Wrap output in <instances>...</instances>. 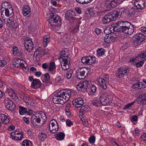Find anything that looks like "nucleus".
<instances>
[{"mask_svg": "<svg viewBox=\"0 0 146 146\" xmlns=\"http://www.w3.org/2000/svg\"><path fill=\"white\" fill-rule=\"evenodd\" d=\"M77 94L76 92L74 90L68 89L60 90L55 94L53 102L55 104L63 105L68 101L70 97L76 96Z\"/></svg>", "mask_w": 146, "mask_h": 146, "instance_id": "nucleus-1", "label": "nucleus"}, {"mask_svg": "<svg viewBox=\"0 0 146 146\" xmlns=\"http://www.w3.org/2000/svg\"><path fill=\"white\" fill-rule=\"evenodd\" d=\"M64 49L61 50L60 54V64L62 69L66 70L70 68V58L68 56V53Z\"/></svg>", "mask_w": 146, "mask_h": 146, "instance_id": "nucleus-2", "label": "nucleus"}, {"mask_svg": "<svg viewBox=\"0 0 146 146\" xmlns=\"http://www.w3.org/2000/svg\"><path fill=\"white\" fill-rule=\"evenodd\" d=\"M48 22L52 26H60L61 24V20L59 16L55 15H50Z\"/></svg>", "mask_w": 146, "mask_h": 146, "instance_id": "nucleus-3", "label": "nucleus"}, {"mask_svg": "<svg viewBox=\"0 0 146 146\" xmlns=\"http://www.w3.org/2000/svg\"><path fill=\"white\" fill-rule=\"evenodd\" d=\"M116 17L113 11L105 15L102 19L103 24H106L116 19Z\"/></svg>", "mask_w": 146, "mask_h": 146, "instance_id": "nucleus-4", "label": "nucleus"}, {"mask_svg": "<svg viewBox=\"0 0 146 146\" xmlns=\"http://www.w3.org/2000/svg\"><path fill=\"white\" fill-rule=\"evenodd\" d=\"M88 72V69L86 68H79L76 70V75L78 78L82 79L85 77V74H87Z\"/></svg>", "mask_w": 146, "mask_h": 146, "instance_id": "nucleus-5", "label": "nucleus"}, {"mask_svg": "<svg viewBox=\"0 0 146 146\" xmlns=\"http://www.w3.org/2000/svg\"><path fill=\"white\" fill-rule=\"evenodd\" d=\"M129 69L127 68H118L116 72V76L119 78H121L127 76Z\"/></svg>", "mask_w": 146, "mask_h": 146, "instance_id": "nucleus-6", "label": "nucleus"}, {"mask_svg": "<svg viewBox=\"0 0 146 146\" xmlns=\"http://www.w3.org/2000/svg\"><path fill=\"white\" fill-rule=\"evenodd\" d=\"M81 60L83 64L91 65L96 62V59L93 56L83 57L82 58Z\"/></svg>", "mask_w": 146, "mask_h": 146, "instance_id": "nucleus-7", "label": "nucleus"}, {"mask_svg": "<svg viewBox=\"0 0 146 146\" xmlns=\"http://www.w3.org/2000/svg\"><path fill=\"white\" fill-rule=\"evenodd\" d=\"M1 15L2 19L5 18V16L7 17L11 18L14 16V13L12 7L6 9L1 11Z\"/></svg>", "mask_w": 146, "mask_h": 146, "instance_id": "nucleus-8", "label": "nucleus"}, {"mask_svg": "<svg viewBox=\"0 0 146 146\" xmlns=\"http://www.w3.org/2000/svg\"><path fill=\"white\" fill-rule=\"evenodd\" d=\"M58 124L56 121L53 119L50 121L49 124V130L52 133L56 132L58 129Z\"/></svg>", "mask_w": 146, "mask_h": 146, "instance_id": "nucleus-9", "label": "nucleus"}, {"mask_svg": "<svg viewBox=\"0 0 146 146\" xmlns=\"http://www.w3.org/2000/svg\"><path fill=\"white\" fill-rule=\"evenodd\" d=\"M109 96L106 93L102 94L100 98V100L101 102V104L104 106L109 104L111 102L109 98Z\"/></svg>", "mask_w": 146, "mask_h": 146, "instance_id": "nucleus-10", "label": "nucleus"}, {"mask_svg": "<svg viewBox=\"0 0 146 146\" xmlns=\"http://www.w3.org/2000/svg\"><path fill=\"white\" fill-rule=\"evenodd\" d=\"M10 137L12 139L16 141H21L23 138L21 131L12 132L10 133Z\"/></svg>", "mask_w": 146, "mask_h": 146, "instance_id": "nucleus-11", "label": "nucleus"}, {"mask_svg": "<svg viewBox=\"0 0 146 146\" xmlns=\"http://www.w3.org/2000/svg\"><path fill=\"white\" fill-rule=\"evenodd\" d=\"M134 44L137 45L145 39V35L142 33H137L134 36Z\"/></svg>", "mask_w": 146, "mask_h": 146, "instance_id": "nucleus-12", "label": "nucleus"}, {"mask_svg": "<svg viewBox=\"0 0 146 146\" xmlns=\"http://www.w3.org/2000/svg\"><path fill=\"white\" fill-rule=\"evenodd\" d=\"M44 52L42 48L38 47L36 50L33 56V59L36 61H38L40 60V58L44 54Z\"/></svg>", "mask_w": 146, "mask_h": 146, "instance_id": "nucleus-13", "label": "nucleus"}, {"mask_svg": "<svg viewBox=\"0 0 146 146\" xmlns=\"http://www.w3.org/2000/svg\"><path fill=\"white\" fill-rule=\"evenodd\" d=\"M25 48L28 52H31L33 47V44L32 39L30 38H27L25 41Z\"/></svg>", "mask_w": 146, "mask_h": 146, "instance_id": "nucleus-14", "label": "nucleus"}, {"mask_svg": "<svg viewBox=\"0 0 146 146\" xmlns=\"http://www.w3.org/2000/svg\"><path fill=\"white\" fill-rule=\"evenodd\" d=\"M84 100L82 97H78L72 101V103L74 106L76 108L81 107L83 104Z\"/></svg>", "mask_w": 146, "mask_h": 146, "instance_id": "nucleus-15", "label": "nucleus"}, {"mask_svg": "<svg viewBox=\"0 0 146 146\" xmlns=\"http://www.w3.org/2000/svg\"><path fill=\"white\" fill-rule=\"evenodd\" d=\"M88 84L87 81L83 82L78 84L76 86L77 89L79 91L84 92L86 90Z\"/></svg>", "mask_w": 146, "mask_h": 146, "instance_id": "nucleus-16", "label": "nucleus"}, {"mask_svg": "<svg viewBox=\"0 0 146 146\" xmlns=\"http://www.w3.org/2000/svg\"><path fill=\"white\" fill-rule=\"evenodd\" d=\"M139 1V0H137L136 1H135L134 2L135 7L133 8H132L131 9V13L133 14H135V12H136V11L135 10L133 12V13L132 12V11L134 9H136V10L139 11H140L142 9H143L144 7L143 5V4H142L141 5L140 4V2L138 1Z\"/></svg>", "mask_w": 146, "mask_h": 146, "instance_id": "nucleus-17", "label": "nucleus"}, {"mask_svg": "<svg viewBox=\"0 0 146 146\" xmlns=\"http://www.w3.org/2000/svg\"><path fill=\"white\" fill-rule=\"evenodd\" d=\"M116 17L118 16L126 14L129 12L128 10L123 8H118L113 11Z\"/></svg>", "mask_w": 146, "mask_h": 146, "instance_id": "nucleus-18", "label": "nucleus"}, {"mask_svg": "<svg viewBox=\"0 0 146 146\" xmlns=\"http://www.w3.org/2000/svg\"><path fill=\"white\" fill-rule=\"evenodd\" d=\"M4 104L6 108L9 110L12 111L15 109V106L13 102L11 100H5Z\"/></svg>", "mask_w": 146, "mask_h": 146, "instance_id": "nucleus-19", "label": "nucleus"}, {"mask_svg": "<svg viewBox=\"0 0 146 146\" xmlns=\"http://www.w3.org/2000/svg\"><path fill=\"white\" fill-rule=\"evenodd\" d=\"M22 12L24 16L29 17L31 15L30 7L28 5H25L23 7Z\"/></svg>", "mask_w": 146, "mask_h": 146, "instance_id": "nucleus-20", "label": "nucleus"}, {"mask_svg": "<svg viewBox=\"0 0 146 146\" xmlns=\"http://www.w3.org/2000/svg\"><path fill=\"white\" fill-rule=\"evenodd\" d=\"M42 86V83L39 80L34 79L31 83V87L34 89L40 88Z\"/></svg>", "mask_w": 146, "mask_h": 146, "instance_id": "nucleus-21", "label": "nucleus"}, {"mask_svg": "<svg viewBox=\"0 0 146 146\" xmlns=\"http://www.w3.org/2000/svg\"><path fill=\"white\" fill-rule=\"evenodd\" d=\"M132 87L134 89H141L145 88V84L142 82H137L132 85Z\"/></svg>", "mask_w": 146, "mask_h": 146, "instance_id": "nucleus-22", "label": "nucleus"}, {"mask_svg": "<svg viewBox=\"0 0 146 146\" xmlns=\"http://www.w3.org/2000/svg\"><path fill=\"white\" fill-rule=\"evenodd\" d=\"M9 122L8 116L5 114H0V123L5 124H8Z\"/></svg>", "mask_w": 146, "mask_h": 146, "instance_id": "nucleus-23", "label": "nucleus"}, {"mask_svg": "<svg viewBox=\"0 0 146 146\" xmlns=\"http://www.w3.org/2000/svg\"><path fill=\"white\" fill-rule=\"evenodd\" d=\"M75 12L72 10H69L67 11L66 13L65 18L68 20L73 19L74 17Z\"/></svg>", "mask_w": 146, "mask_h": 146, "instance_id": "nucleus-24", "label": "nucleus"}, {"mask_svg": "<svg viewBox=\"0 0 146 146\" xmlns=\"http://www.w3.org/2000/svg\"><path fill=\"white\" fill-rule=\"evenodd\" d=\"M6 92L7 93L9 96L13 99H17L18 97L12 88H7L6 90Z\"/></svg>", "mask_w": 146, "mask_h": 146, "instance_id": "nucleus-25", "label": "nucleus"}, {"mask_svg": "<svg viewBox=\"0 0 146 146\" xmlns=\"http://www.w3.org/2000/svg\"><path fill=\"white\" fill-rule=\"evenodd\" d=\"M56 66L54 62H50L48 65V71L52 74L55 73Z\"/></svg>", "mask_w": 146, "mask_h": 146, "instance_id": "nucleus-26", "label": "nucleus"}, {"mask_svg": "<svg viewBox=\"0 0 146 146\" xmlns=\"http://www.w3.org/2000/svg\"><path fill=\"white\" fill-rule=\"evenodd\" d=\"M98 82L102 88L105 90L107 89L106 82L105 80H104V78H99L98 79Z\"/></svg>", "mask_w": 146, "mask_h": 146, "instance_id": "nucleus-27", "label": "nucleus"}, {"mask_svg": "<svg viewBox=\"0 0 146 146\" xmlns=\"http://www.w3.org/2000/svg\"><path fill=\"white\" fill-rule=\"evenodd\" d=\"M11 7H12L8 2L6 1H3L2 3L1 11L3 9V10H4L6 9H8Z\"/></svg>", "mask_w": 146, "mask_h": 146, "instance_id": "nucleus-28", "label": "nucleus"}, {"mask_svg": "<svg viewBox=\"0 0 146 146\" xmlns=\"http://www.w3.org/2000/svg\"><path fill=\"white\" fill-rule=\"evenodd\" d=\"M36 113V115L37 117H41V119L43 122H45L46 120V117L45 114L42 111H38Z\"/></svg>", "mask_w": 146, "mask_h": 146, "instance_id": "nucleus-29", "label": "nucleus"}, {"mask_svg": "<svg viewBox=\"0 0 146 146\" xmlns=\"http://www.w3.org/2000/svg\"><path fill=\"white\" fill-rule=\"evenodd\" d=\"M65 134L63 132H59L56 135V139L59 141H62L63 140L65 137Z\"/></svg>", "mask_w": 146, "mask_h": 146, "instance_id": "nucleus-30", "label": "nucleus"}, {"mask_svg": "<svg viewBox=\"0 0 146 146\" xmlns=\"http://www.w3.org/2000/svg\"><path fill=\"white\" fill-rule=\"evenodd\" d=\"M91 103L94 106H98L101 104V102L100 100V98H96L91 101Z\"/></svg>", "mask_w": 146, "mask_h": 146, "instance_id": "nucleus-31", "label": "nucleus"}, {"mask_svg": "<svg viewBox=\"0 0 146 146\" xmlns=\"http://www.w3.org/2000/svg\"><path fill=\"white\" fill-rule=\"evenodd\" d=\"M50 41L49 36L48 35L44 36L43 38V44L44 45V46L46 47L47 46V44Z\"/></svg>", "mask_w": 146, "mask_h": 146, "instance_id": "nucleus-32", "label": "nucleus"}, {"mask_svg": "<svg viewBox=\"0 0 146 146\" xmlns=\"http://www.w3.org/2000/svg\"><path fill=\"white\" fill-rule=\"evenodd\" d=\"M19 65L22 67L23 69H25V71L27 72L29 70V68L27 66V64L22 59Z\"/></svg>", "mask_w": 146, "mask_h": 146, "instance_id": "nucleus-33", "label": "nucleus"}, {"mask_svg": "<svg viewBox=\"0 0 146 146\" xmlns=\"http://www.w3.org/2000/svg\"><path fill=\"white\" fill-rule=\"evenodd\" d=\"M33 145L31 141L29 139H26L23 141L22 146H33Z\"/></svg>", "mask_w": 146, "mask_h": 146, "instance_id": "nucleus-34", "label": "nucleus"}, {"mask_svg": "<svg viewBox=\"0 0 146 146\" xmlns=\"http://www.w3.org/2000/svg\"><path fill=\"white\" fill-rule=\"evenodd\" d=\"M4 21V23H5L7 26L11 27V24L13 20V18H6L2 19Z\"/></svg>", "mask_w": 146, "mask_h": 146, "instance_id": "nucleus-35", "label": "nucleus"}, {"mask_svg": "<svg viewBox=\"0 0 146 146\" xmlns=\"http://www.w3.org/2000/svg\"><path fill=\"white\" fill-rule=\"evenodd\" d=\"M71 107L70 104H68L65 107V111L67 115L70 116V108Z\"/></svg>", "mask_w": 146, "mask_h": 146, "instance_id": "nucleus-36", "label": "nucleus"}, {"mask_svg": "<svg viewBox=\"0 0 146 146\" xmlns=\"http://www.w3.org/2000/svg\"><path fill=\"white\" fill-rule=\"evenodd\" d=\"M27 110L26 108L22 106L19 107V113L21 115H25L27 113Z\"/></svg>", "mask_w": 146, "mask_h": 146, "instance_id": "nucleus-37", "label": "nucleus"}, {"mask_svg": "<svg viewBox=\"0 0 146 146\" xmlns=\"http://www.w3.org/2000/svg\"><path fill=\"white\" fill-rule=\"evenodd\" d=\"M35 120V122H37L38 123H40V121L41 120V119H40V117H36V113H35V115H33L31 117L32 122H33V121L34 122Z\"/></svg>", "mask_w": 146, "mask_h": 146, "instance_id": "nucleus-38", "label": "nucleus"}, {"mask_svg": "<svg viewBox=\"0 0 146 146\" xmlns=\"http://www.w3.org/2000/svg\"><path fill=\"white\" fill-rule=\"evenodd\" d=\"M129 25V24H125V25L122 26L121 28H120V31L125 33H127V32H128L127 30Z\"/></svg>", "mask_w": 146, "mask_h": 146, "instance_id": "nucleus-39", "label": "nucleus"}, {"mask_svg": "<svg viewBox=\"0 0 146 146\" xmlns=\"http://www.w3.org/2000/svg\"><path fill=\"white\" fill-rule=\"evenodd\" d=\"M46 135L44 133L40 132L38 134L39 139L42 141H44L46 138Z\"/></svg>", "mask_w": 146, "mask_h": 146, "instance_id": "nucleus-40", "label": "nucleus"}, {"mask_svg": "<svg viewBox=\"0 0 146 146\" xmlns=\"http://www.w3.org/2000/svg\"><path fill=\"white\" fill-rule=\"evenodd\" d=\"M137 57V58H138V60H142L143 59H145L146 58V52H141V53L139 54Z\"/></svg>", "mask_w": 146, "mask_h": 146, "instance_id": "nucleus-41", "label": "nucleus"}, {"mask_svg": "<svg viewBox=\"0 0 146 146\" xmlns=\"http://www.w3.org/2000/svg\"><path fill=\"white\" fill-rule=\"evenodd\" d=\"M127 32L126 34L129 35H131L132 34L134 31V28L132 25H131L130 26H129L127 30Z\"/></svg>", "mask_w": 146, "mask_h": 146, "instance_id": "nucleus-42", "label": "nucleus"}, {"mask_svg": "<svg viewBox=\"0 0 146 146\" xmlns=\"http://www.w3.org/2000/svg\"><path fill=\"white\" fill-rule=\"evenodd\" d=\"M111 35H106L104 38V41L107 43H111Z\"/></svg>", "mask_w": 146, "mask_h": 146, "instance_id": "nucleus-43", "label": "nucleus"}, {"mask_svg": "<svg viewBox=\"0 0 146 146\" xmlns=\"http://www.w3.org/2000/svg\"><path fill=\"white\" fill-rule=\"evenodd\" d=\"M105 52L104 50L102 48H98L97 51L98 55L101 56L103 55Z\"/></svg>", "mask_w": 146, "mask_h": 146, "instance_id": "nucleus-44", "label": "nucleus"}, {"mask_svg": "<svg viewBox=\"0 0 146 146\" xmlns=\"http://www.w3.org/2000/svg\"><path fill=\"white\" fill-rule=\"evenodd\" d=\"M146 104V93L143 94L141 97V101L140 104Z\"/></svg>", "mask_w": 146, "mask_h": 146, "instance_id": "nucleus-45", "label": "nucleus"}, {"mask_svg": "<svg viewBox=\"0 0 146 146\" xmlns=\"http://www.w3.org/2000/svg\"><path fill=\"white\" fill-rule=\"evenodd\" d=\"M116 24L117 26L119 27L118 28L120 29V28H121L122 26L125 25V24H129V23L127 22L119 21Z\"/></svg>", "mask_w": 146, "mask_h": 146, "instance_id": "nucleus-46", "label": "nucleus"}, {"mask_svg": "<svg viewBox=\"0 0 146 146\" xmlns=\"http://www.w3.org/2000/svg\"><path fill=\"white\" fill-rule=\"evenodd\" d=\"M73 73V71L72 70H70L69 71L66 72L65 74V76L68 79H70L72 77Z\"/></svg>", "mask_w": 146, "mask_h": 146, "instance_id": "nucleus-47", "label": "nucleus"}, {"mask_svg": "<svg viewBox=\"0 0 146 146\" xmlns=\"http://www.w3.org/2000/svg\"><path fill=\"white\" fill-rule=\"evenodd\" d=\"M92 0H76V1L80 4H87L91 1Z\"/></svg>", "mask_w": 146, "mask_h": 146, "instance_id": "nucleus-48", "label": "nucleus"}, {"mask_svg": "<svg viewBox=\"0 0 146 146\" xmlns=\"http://www.w3.org/2000/svg\"><path fill=\"white\" fill-rule=\"evenodd\" d=\"M42 78L45 81H48L50 78V75L48 73H46L42 76Z\"/></svg>", "mask_w": 146, "mask_h": 146, "instance_id": "nucleus-49", "label": "nucleus"}, {"mask_svg": "<svg viewBox=\"0 0 146 146\" xmlns=\"http://www.w3.org/2000/svg\"><path fill=\"white\" fill-rule=\"evenodd\" d=\"M136 66L137 68H139L143 66L144 62L142 60H139L138 62H136Z\"/></svg>", "mask_w": 146, "mask_h": 146, "instance_id": "nucleus-50", "label": "nucleus"}, {"mask_svg": "<svg viewBox=\"0 0 146 146\" xmlns=\"http://www.w3.org/2000/svg\"><path fill=\"white\" fill-rule=\"evenodd\" d=\"M23 99L24 101L27 104H28L29 101L30 100V98L26 95H24L23 96Z\"/></svg>", "mask_w": 146, "mask_h": 146, "instance_id": "nucleus-51", "label": "nucleus"}, {"mask_svg": "<svg viewBox=\"0 0 146 146\" xmlns=\"http://www.w3.org/2000/svg\"><path fill=\"white\" fill-rule=\"evenodd\" d=\"M90 89L92 92L94 93L96 91L97 88L95 85L92 84L90 86Z\"/></svg>", "mask_w": 146, "mask_h": 146, "instance_id": "nucleus-52", "label": "nucleus"}, {"mask_svg": "<svg viewBox=\"0 0 146 146\" xmlns=\"http://www.w3.org/2000/svg\"><path fill=\"white\" fill-rule=\"evenodd\" d=\"M133 134L134 136H138L139 134V131L137 128H136L133 131Z\"/></svg>", "mask_w": 146, "mask_h": 146, "instance_id": "nucleus-53", "label": "nucleus"}, {"mask_svg": "<svg viewBox=\"0 0 146 146\" xmlns=\"http://www.w3.org/2000/svg\"><path fill=\"white\" fill-rule=\"evenodd\" d=\"M138 58L137 57L135 58H131L129 61V62L133 63H136L138 61Z\"/></svg>", "mask_w": 146, "mask_h": 146, "instance_id": "nucleus-54", "label": "nucleus"}, {"mask_svg": "<svg viewBox=\"0 0 146 146\" xmlns=\"http://www.w3.org/2000/svg\"><path fill=\"white\" fill-rule=\"evenodd\" d=\"M17 23L15 21L13 20L11 24V27L13 28L16 27L17 26Z\"/></svg>", "mask_w": 146, "mask_h": 146, "instance_id": "nucleus-55", "label": "nucleus"}, {"mask_svg": "<svg viewBox=\"0 0 146 146\" xmlns=\"http://www.w3.org/2000/svg\"><path fill=\"white\" fill-rule=\"evenodd\" d=\"M66 125L68 127H71L73 125L72 122L69 119H68L66 120Z\"/></svg>", "mask_w": 146, "mask_h": 146, "instance_id": "nucleus-56", "label": "nucleus"}, {"mask_svg": "<svg viewBox=\"0 0 146 146\" xmlns=\"http://www.w3.org/2000/svg\"><path fill=\"white\" fill-rule=\"evenodd\" d=\"M134 103L133 102H132L126 105H125L123 108V109L124 110H125L129 108Z\"/></svg>", "mask_w": 146, "mask_h": 146, "instance_id": "nucleus-57", "label": "nucleus"}, {"mask_svg": "<svg viewBox=\"0 0 146 146\" xmlns=\"http://www.w3.org/2000/svg\"><path fill=\"white\" fill-rule=\"evenodd\" d=\"M89 141L90 143H93L95 142V137L94 136H91L89 139Z\"/></svg>", "mask_w": 146, "mask_h": 146, "instance_id": "nucleus-58", "label": "nucleus"}, {"mask_svg": "<svg viewBox=\"0 0 146 146\" xmlns=\"http://www.w3.org/2000/svg\"><path fill=\"white\" fill-rule=\"evenodd\" d=\"M6 64V61L4 60H0V66H4Z\"/></svg>", "mask_w": 146, "mask_h": 146, "instance_id": "nucleus-59", "label": "nucleus"}, {"mask_svg": "<svg viewBox=\"0 0 146 146\" xmlns=\"http://www.w3.org/2000/svg\"><path fill=\"white\" fill-rule=\"evenodd\" d=\"M141 141H146V134L145 133H143L141 136Z\"/></svg>", "mask_w": 146, "mask_h": 146, "instance_id": "nucleus-60", "label": "nucleus"}, {"mask_svg": "<svg viewBox=\"0 0 146 146\" xmlns=\"http://www.w3.org/2000/svg\"><path fill=\"white\" fill-rule=\"evenodd\" d=\"M18 50V48L16 46H14L13 48V54L14 55H16V54L18 53L17 51Z\"/></svg>", "mask_w": 146, "mask_h": 146, "instance_id": "nucleus-61", "label": "nucleus"}, {"mask_svg": "<svg viewBox=\"0 0 146 146\" xmlns=\"http://www.w3.org/2000/svg\"><path fill=\"white\" fill-rule=\"evenodd\" d=\"M23 120L25 123L27 124H29L30 123V121L28 118L24 117L23 118Z\"/></svg>", "mask_w": 146, "mask_h": 146, "instance_id": "nucleus-62", "label": "nucleus"}, {"mask_svg": "<svg viewBox=\"0 0 146 146\" xmlns=\"http://www.w3.org/2000/svg\"><path fill=\"white\" fill-rule=\"evenodd\" d=\"M140 31L146 34V28L145 27H142L139 28Z\"/></svg>", "mask_w": 146, "mask_h": 146, "instance_id": "nucleus-63", "label": "nucleus"}, {"mask_svg": "<svg viewBox=\"0 0 146 146\" xmlns=\"http://www.w3.org/2000/svg\"><path fill=\"white\" fill-rule=\"evenodd\" d=\"M42 74V73L40 71L36 72L35 73V75L37 77H40Z\"/></svg>", "mask_w": 146, "mask_h": 146, "instance_id": "nucleus-64", "label": "nucleus"}]
</instances>
